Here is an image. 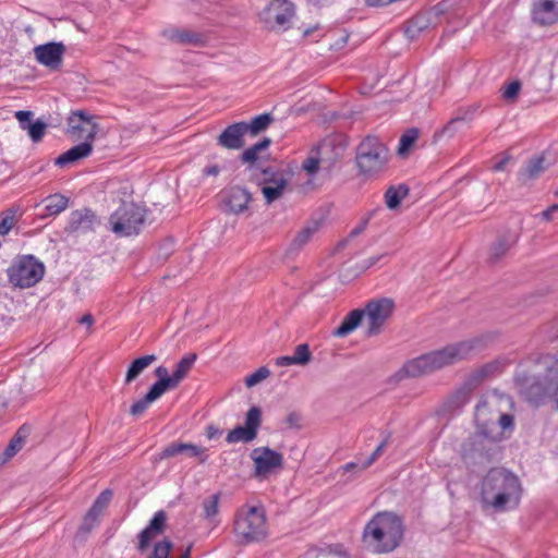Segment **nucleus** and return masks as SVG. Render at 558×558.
<instances>
[{
    "mask_svg": "<svg viewBox=\"0 0 558 558\" xmlns=\"http://www.w3.org/2000/svg\"><path fill=\"white\" fill-rule=\"evenodd\" d=\"M499 439L497 433H490L477 428L461 445L460 454L468 464H482L490 461L492 444Z\"/></svg>",
    "mask_w": 558,
    "mask_h": 558,
    "instance_id": "6e6552de",
    "label": "nucleus"
},
{
    "mask_svg": "<svg viewBox=\"0 0 558 558\" xmlns=\"http://www.w3.org/2000/svg\"><path fill=\"white\" fill-rule=\"evenodd\" d=\"M393 308L395 304L389 299L369 301L363 310L366 317L365 335L367 337L379 335L392 315Z\"/></svg>",
    "mask_w": 558,
    "mask_h": 558,
    "instance_id": "9d476101",
    "label": "nucleus"
},
{
    "mask_svg": "<svg viewBox=\"0 0 558 558\" xmlns=\"http://www.w3.org/2000/svg\"><path fill=\"white\" fill-rule=\"evenodd\" d=\"M65 46L62 43L50 41L34 48L38 63L50 70H59L63 62Z\"/></svg>",
    "mask_w": 558,
    "mask_h": 558,
    "instance_id": "f3484780",
    "label": "nucleus"
},
{
    "mask_svg": "<svg viewBox=\"0 0 558 558\" xmlns=\"http://www.w3.org/2000/svg\"><path fill=\"white\" fill-rule=\"evenodd\" d=\"M29 435V427L26 425L21 426L13 437H19L22 442H26V438Z\"/></svg>",
    "mask_w": 558,
    "mask_h": 558,
    "instance_id": "052dcab7",
    "label": "nucleus"
},
{
    "mask_svg": "<svg viewBox=\"0 0 558 558\" xmlns=\"http://www.w3.org/2000/svg\"><path fill=\"white\" fill-rule=\"evenodd\" d=\"M246 134V122L230 124L217 137V145L229 150L241 149L245 145Z\"/></svg>",
    "mask_w": 558,
    "mask_h": 558,
    "instance_id": "412c9836",
    "label": "nucleus"
},
{
    "mask_svg": "<svg viewBox=\"0 0 558 558\" xmlns=\"http://www.w3.org/2000/svg\"><path fill=\"white\" fill-rule=\"evenodd\" d=\"M403 535L401 517L392 511H379L365 524L362 542L374 554H389L400 546Z\"/></svg>",
    "mask_w": 558,
    "mask_h": 558,
    "instance_id": "f03ea898",
    "label": "nucleus"
},
{
    "mask_svg": "<svg viewBox=\"0 0 558 558\" xmlns=\"http://www.w3.org/2000/svg\"><path fill=\"white\" fill-rule=\"evenodd\" d=\"M93 151V145L90 142L84 141L78 145L73 146L56 159V165L59 167H66L74 163L83 158L88 157Z\"/></svg>",
    "mask_w": 558,
    "mask_h": 558,
    "instance_id": "c85d7f7f",
    "label": "nucleus"
},
{
    "mask_svg": "<svg viewBox=\"0 0 558 558\" xmlns=\"http://www.w3.org/2000/svg\"><path fill=\"white\" fill-rule=\"evenodd\" d=\"M220 499H221V494L216 493V494L205 498L202 502V518L204 520H206L211 527H216L220 523V520H219Z\"/></svg>",
    "mask_w": 558,
    "mask_h": 558,
    "instance_id": "2f4dec72",
    "label": "nucleus"
},
{
    "mask_svg": "<svg viewBox=\"0 0 558 558\" xmlns=\"http://www.w3.org/2000/svg\"><path fill=\"white\" fill-rule=\"evenodd\" d=\"M157 356L155 354L143 355L138 359H135L128 368L125 375V383L130 384L134 379H136L148 366H150Z\"/></svg>",
    "mask_w": 558,
    "mask_h": 558,
    "instance_id": "72a5a7b5",
    "label": "nucleus"
},
{
    "mask_svg": "<svg viewBox=\"0 0 558 558\" xmlns=\"http://www.w3.org/2000/svg\"><path fill=\"white\" fill-rule=\"evenodd\" d=\"M233 531L241 544L264 541L268 536L267 518L263 507L242 506L235 513Z\"/></svg>",
    "mask_w": 558,
    "mask_h": 558,
    "instance_id": "39448f33",
    "label": "nucleus"
},
{
    "mask_svg": "<svg viewBox=\"0 0 558 558\" xmlns=\"http://www.w3.org/2000/svg\"><path fill=\"white\" fill-rule=\"evenodd\" d=\"M221 168L218 165H208L203 169L204 177H217L219 175Z\"/></svg>",
    "mask_w": 558,
    "mask_h": 558,
    "instance_id": "13d9d810",
    "label": "nucleus"
},
{
    "mask_svg": "<svg viewBox=\"0 0 558 558\" xmlns=\"http://www.w3.org/2000/svg\"><path fill=\"white\" fill-rule=\"evenodd\" d=\"M522 494L523 488L519 477L506 469H490L482 481V505L497 512L517 509Z\"/></svg>",
    "mask_w": 558,
    "mask_h": 558,
    "instance_id": "f257e3e1",
    "label": "nucleus"
},
{
    "mask_svg": "<svg viewBox=\"0 0 558 558\" xmlns=\"http://www.w3.org/2000/svg\"><path fill=\"white\" fill-rule=\"evenodd\" d=\"M165 392V388H162V386L156 381L142 399L132 404L130 413L134 416L142 415L149 408V405L159 399Z\"/></svg>",
    "mask_w": 558,
    "mask_h": 558,
    "instance_id": "7c9ffc66",
    "label": "nucleus"
},
{
    "mask_svg": "<svg viewBox=\"0 0 558 558\" xmlns=\"http://www.w3.org/2000/svg\"><path fill=\"white\" fill-rule=\"evenodd\" d=\"M125 197L110 216V227L118 236L137 235L146 220V209L131 201L132 190L129 183L120 189Z\"/></svg>",
    "mask_w": 558,
    "mask_h": 558,
    "instance_id": "20e7f679",
    "label": "nucleus"
},
{
    "mask_svg": "<svg viewBox=\"0 0 558 558\" xmlns=\"http://www.w3.org/2000/svg\"><path fill=\"white\" fill-rule=\"evenodd\" d=\"M476 110H477L476 106L469 107L465 110L463 116L451 119L450 122L445 128V130H449L458 121L471 120L473 118L474 113L476 112Z\"/></svg>",
    "mask_w": 558,
    "mask_h": 558,
    "instance_id": "5fc2aeb1",
    "label": "nucleus"
},
{
    "mask_svg": "<svg viewBox=\"0 0 558 558\" xmlns=\"http://www.w3.org/2000/svg\"><path fill=\"white\" fill-rule=\"evenodd\" d=\"M388 159L389 150L377 136L367 135L356 147V166L365 177H374L384 171Z\"/></svg>",
    "mask_w": 558,
    "mask_h": 558,
    "instance_id": "0eeeda50",
    "label": "nucleus"
},
{
    "mask_svg": "<svg viewBox=\"0 0 558 558\" xmlns=\"http://www.w3.org/2000/svg\"><path fill=\"white\" fill-rule=\"evenodd\" d=\"M288 187V179L282 171L272 168L263 170L262 193L267 204L281 198Z\"/></svg>",
    "mask_w": 558,
    "mask_h": 558,
    "instance_id": "2eb2a0df",
    "label": "nucleus"
},
{
    "mask_svg": "<svg viewBox=\"0 0 558 558\" xmlns=\"http://www.w3.org/2000/svg\"><path fill=\"white\" fill-rule=\"evenodd\" d=\"M99 226H101V218L98 217L90 208H82L73 210L70 214L64 231L66 233H75L78 231L87 232Z\"/></svg>",
    "mask_w": 558,
    "mask_h": 558,
    "instance_id": "6ab92c4d",
    "label": "nucleus"
},
{
    "mask_svg": "<svg viewBox=\"0 0 558 558\" xmlns=\"http://www.w3.org/2000/svg\"><path fill=\"white\" fill-rule=\"evenodd\" d=\"M96 132L97 126L93 122L92 117L86 111H74L68 118L66 133L71 136L92 142L96 135Z\"/></svg>",
    "mask_w": 558,
    "mask_h": 558,
    "instance_id": "dca6fc26",
    "label": "nucleus"
},
{
    "mask_svg": "<svg viewBox=\"0 0 558 558\" xmlns=\"http://www.w3.org/2000/svg\"><path fill=\"white\" fill-rule=\"evenodd\" d=\"M167 526V514L165 511H157L149 524L138 535V550L144 551L150 543L160 536Z\"/></svg>",
    "mask_w": 558,
    "mask_h": 558,
    "instance_id": "4be33fe9",
    "label": "nucleus"
},
{
    "mask_svg": "<svg viewBox=\"0 0 558 558\" xmlns=\"http://www.w3.org/2000/svg\"><path fill=\"white\" fill-rule=\"evenodd\" d=\"M260 424L262 412L259 408L252 407L246 413L245 424L231 429L227 434L226 441L228 444L251 442L257 437Z\"/></svg>",
    "mask_w": 558,
    "mask_h": 558,
    "instance_id": "4468645a",
    "label": "nucleus"
},
{
    "mask_svg": "<svg viewBox=\"0 0 558 558\" xmlns=\"http://www.w3.org/2000/svg\"><path fill=\"white\" fill-rule=\"evenodd\" d=\"M504 399L499 396H486L481 398L475 408V422L477 428L485 433H495L497 417L501 412Z\"/></svg>",
    "mask_w": 558,
    "mask_h": 558,
    "instance_id": "9b49d317",
    "label": "nucleus"
},
{
    "mask_svg": "<svg viewBox=\"0 0 558 558\" xmlns=\"http://www.w3.org/2000/svg\"><path fill=\"white\" fill-rule=\"evenodd\" d=\"M521 89V84L518 81L511 82L504 90V98L507 100H513Z\"/></svg>",
    "mask_w": 558,
    "mask_h": 558,
    "instance_id": "3c124183",
    "label": "nucleus"
},
{
    "mask_svg": "<svg viewBox=\"0 0 558 558\" xmlns=\"http://www.w3.org/2000/svg\"><path fill=\"white\" fill-rule=\"evenodd\" d=\"M477 344L476 339L448 344L407 362L403 372L408 376L417 377L453 365L468 359Z\"/></svg>",
    "mask_w": 558,
    "mask_h": 558,
    "instance_id": "7ed1b4c3",
    "label": "nucleus"
},
{
    "mask_svg": "<svg viewBox=\"0 0 558 558\" xmlns=\"http://www.w3.org/2000/svg\"><path fill=\"white\" fill-rule=\"evenodd\" d=\"M270 143H271V141L269 138L265 137L260 142L246 148L241 155L242 162L254 163L258 159V154L262 150L267 149L269 147Z\"/></svg>",
    "mask_w": 558,
    "mask_h": 558,
    "instance_id": "e433bc0d",
    "label": "nucleus"
},
{
    "mask_svg": "<svg viewBox=\"0 0 558 558\" xmlns=\"http://www.w3.org/2000/svg\"><path fill=\"white\" fill-rule=\"evenodd\" d=\"M272 120L274 118L270 113H263L256 116L251 120V122H246V133L257 135L258 133L265 131L272 122Z\"/></svg>",
    "mask_w": 558,
    "mask_h": 558,
    "instance_id": "4c0bfd02",
    "label": "nucleus"
},
{
    "mask_svg": "<svg viewBox=\"0 0 558 558\" xmlns=\"http://www.w3.org/2000/svg\"><path fill=\"white\" fill-rule=\"evenodd\" d=\"M302 167L308 174H315L319 169V160L315 157H310L304 160Z\"/></svg>",
    "mask_w": 558,
    "mask_h": 558,
    "instance_id": "6e6d98bb",
    "label": "nucleus"
},
{
    "mask_svg": "<svg viewBox=\"0 0 558 558\" xmlns=\"http://www.w3.org/2000/svg\"><path fill=\"white\" fill-rule=\"evenodd\" d=\"M13 283L12 289H28L34 287L38 281H11Z\"/></svg>",
    "mask_w": 558,
    "mask_h": 558,
    "instance_id": "680f3d73",
    "label": "nucleus"
},
{
    "mask_svg": "<svg viewBox=\"0 0 558 558\" xmlns=\"http://www.w3.org/2000/svg\"><path fill=\"white\" fill-rule=\"evenodd\" d=\"M46 129L47 124L41 120H37L35 122L28 123L26 130L32 141L37 143L44 137Z\"/></svg>",
    "mask_w": 558,
    "mask_h": 558,
    "instance_id": "a18cd8bd",
    "label": "nucleus"
},
{
    "mask_svg": "<svg viewBox=\"0 0 558 558\" xmlns=\"http://www.w3.org/2000/svg\"><path fill=\"white\" fill-rule=\"evenodd\" d=\"M511 160V156L506 155L499 161L493 166L494 171H504L508 162Z\"/></svg>",
    "mask_w": 558,
    "mask_h": 558,
    "instance_id": "bf43d9fd",
    "label": "nucleus"
},
{
    "mask_svg": "<svg viewBox=\"0 0 558 558\" xmlns=\"http://www.w3.org/2000/svg\"><path fill=\"white\" fill-rule=\"evenodd\" d=\"M365 317V312L356 308L347 314L341 324L332 331V335L338 338H344L352 333L362 323Z\"/></svg>",
    "mask_w": 558,
    "mask_h": 558,
    "instance_id": "c756f323",
    "label": "nucleus"
},
{
    "mask_svg": "<svg viewBox=\"0 0 558 558\" xmlns=\"http://www.w3.org/2000/svg\"><path fill=\"white\" fill-rule=\"evenodd\" d=\"M551 401H553L555 410L558 412V385L555 387V389L551 392Z\"/></svg>",
    "mask_w": 558,
    "mask_h": 558,
    "instance_id": "774afa93",
    "label": "nucleus"
},
{
    "mask_svg": "<svg viewBox=\"0 0 558 558\" xmlns=\"http://www.w3.org/2000/svg\"><path fill=\"white\" fill-rule=\"evenodd\" d=\"M533 19L542 25L558 22V0H535Z\"/></svg>",
    "mask_w": 558,
    "mask_h": 558,
    "instance_id": "393cba45",
    "label": "nucleus"
},
{
    "mask_svg": "<svg viewBox=\"0 0 558 558\" xmlns=\"http://www.w3.org/2000/svg\"><path fill=\"white\" fill-rule=\"evenodd\" d=\"M207 449L194 444L171 442L165 447L155 458L156 461H162L179 454H185L189 458H198L201 463L207 459Z\"/></svg>",
    "mask_w": 558,
    "mask_h": 558,
    "instance_id": "aec40b11",
    "label": "nucleus"
},
{
    "mask_svg": "<svg viewBox=\"0 0 558 558\" xmlns=\"http://www.w3.org/2000/svg\"><path fill=\"white\" fill-rule=\"evenodd\" d=\"M15 117L20 123L21 129L26 130L27 124L32 123L33 112L27 110H19L15 112Z\"/></svg>",
    "mask_w": 558,
    "mask_h": 558,
    "instance_id": "864d4df0",
    "label": "nucleus"
},
{
    "mask_svg": "<svg viewBox=\"0 0 558 558\" xmlns=\"http://www.w3.org/2000/svg\"><path fill=\"white\" fill-rule=\"evenodd\" d=\"M489 373V366H482L470 374L468 379L464 381V385L469 387L470 390L473 392L484 381V379L488 376Z\"/></svg>",
    "mask_w": 558,
    "mask_h": 558,
    "instance_id": "ea45409f",
    "label": "nucleus"
},
{
    "mask_svg": "<svg viewBox=\"0 0 558 558\" xmlns=\"http://www.w3.org/2000/svg\"><path fill=\"white\" fill-rule=\"evenodd\" d=\"M269 375H270V372L268 368L259 367L258 369H256L254 373H252L251 375H248L245 378V385L247 387H253V386L259 384L262 380L266 379Z\"/></svg>",
    "mask_w": 558,
    "mask_h": 558,
    "instance_id": "09e8293b",
    "label": "nucleus"
},
{
    "mask_svg": "<svg viewBox=\"0 0 558 558\" xmlns=\"http://www.w3.org/2000/svg\"><path fill=\"white\" fill-rule=\"evenodd\" d=\"M548 165L544 155L533 156L523 169L518 173V179L522 184L537 179L546 169Z\"/></svg>",
    "mask_w": 558,
    "mask_h": 558,
    "instance_id": "cd10ccee",
    "label": "nucleus"
},
{
    "mask_svg": "<svg viewBox=\"0 0 558 558\" xmlns=\"http://www.w3.org/2000/svg\"><path fill=\"white\" fill-rule=\"evenodd\" d=\"M295 15V7L290 0H270L259 12V21L267 29L286 31Z\"/></svg>",
    "mask_w": 558,
    "mask_h": 558,
    "instance_id": "1a4fd4ad",
    "label": "nucleus"
},
{
    "mask_svg": "<svg viewBox=\"0 0 558 558\" xmlns=\"http://www.w3.org/2000/svg\"><path fill=\"white\" fill-rule=\"evenodd\" d=\"M489 373V366H482L470 374L468 379L464 381V385L469 387L470 390L473 392L484 381V379L488 376Z\"/></svg>",
    "mask_w": 558,
    "mask_h": 558,
    "instance_id": "a19ab883",
    "label": "nucleus"
},
{
    "mask_svg": "<svg viewBox=\"0 0 558 558\" xmlns=\"http://www.w3.org/2000/svg\"><path fill=\"white\" fill-rule=\"evenodd\" d=\"M251 459L254 463V476L259 480L283 466V454L266 446L254 448Z\"/></svg>",
    "mask_w": 558,
    "mask_h": 558,
    "instance_id": "ddd939ff",
    "label": "nucleus"
},
{
    "mask_svg": "<svg viewBox=\"0 0 558 558\" xmlns=\"http://www.w3.org/2000/svg\"><path fill=\"white\" fill-rule=\"evenodd\" d=\"M45 264L32 254L17 255L7 269L9 279H43Z\"/></svg>",
    "mask_w": 558,
    "mask_h": 558,
    "instance_id": "f8f14e48",
    "label": "nucleus"
},
{
    "mask_svg": "<svg viewBox=\"0 0 558 558\" xmlns=\"http://www.w3.org/2000/svg\"><path fill=\"white\" fill-rule=\"evenodd\" d=\"M105 508V490L99 493L95 504L85 515L81 526L76 532L77 539H85L88 533L98 524V517Z\"/></svg>",
    "mask_w": 558,
    "mask_h": 558,
    "instance_id": "bb28decb",
    "label": "nucleus"
},
{
    "mask_svg": "<svg viewBox=\"0 0 558 558\" xmlns=\"http://www.w3.org/2000/svg\"><path fill=\"white\" fill-rule=\"evenodd\" d=\"M519 234L515 231H506L497 238L488 252V262L496 264L502 259L518 242Z\"/></svg>",
    "mask_w": 558,
    "mask_h": 558,
    "instance_id": "b1692460",
    "label": "nucleus"
},
{
    "mask_svg": "<svg viewBox=\"0 0 558 558\" xmlns=\"http://www.w3.org/2000/svg\"><path fill=\"white\" fill-rule=\"evenodd\" d=\"M409 193L408 186L400 184L390 186L385 193V202L389 209H396Z\"/></svg>",
    "mask_w": 558,
    "mask_h": 558,
    "instance_id": "c9c22d12",
    "label": "nucleus"
},
{
    "mask_svg": "<svg viewBox=\"0 0 558 558\" xmlns=\"http://www.w3.org/2000/svg\"><path fill=\"white\" fill-rule=\"evenodd\" d=\"M171 549L172 543L169 539H163L154 546V550L149 558H169Z\"/></svg>",
    "mask_w": 558,
    "mask_h": 558,
    "instance_id": "de8ad7c7",
    "label": "nucleus"
},
{
    "mask_svg": "<svg viewBox=\"0 0 558 558\" xmlns=\"http://www.w3.org/2000/svg\"><path fill=\"white\" fill-rule=\"evenodd\" d=\"M365 3L369 7H380L391 3V0H365Z\"/></svg>",
    "mask_w": 558,
    "mask_h": 558,
    "instance_id": "338daca9",
    "label": "nucleus"
},
{
    "mask_svg": "<svg viewBox=\"0 0 558 558\" xmlns=\"http://www.w3.org/2000/svg\"><path fill=\"white\" fill-rule=\"evenodd\" d=\"M43 217H53L65 210L69 206V197L62 194H52L46 197Z\"/></svg>",
    "mask_w": 558,
    "mask_h": 558,
    "instance_id": "473e14b6",
    "label": "nucleus"
},
{
    "mask_svg": "<svg viewBox=\"0 0 558 558\" xmlns=\"http://www.w3.org/2000/svg\"><path fill=\"white\" fill-rule=\"evenodd\" d=\"M300 422V416L296 413H290L287 417V423L290 427H298Z\"/></svg>",
    "mask_w": 558,
    "mask_h": 558,
    "instance_id": "69168bd1",
    "label": "nucleus"
},
{
    "mask_svg": "<svg viewBox=\"0 0 558 558\" xmlns=\"http://www.w3.org/2000/svg\"><path fill=\"white\" fill-rule=\"evenodd\" d=\"M554 213H558V204H555L548 207L546 210L542 213V216L545 220H551Z\"/></svg>",
    "mask_w": 558,
    "mask_h": 558,
    "instance_id": "e2e57ef3",
    "label": "nucleus"
},
{
    "mask_svg": "<svg viewBox=\"0 0 558 558\" xmlns=\"http://www.w3.org/2000/svg\"><path fill=\"white\" fill-rule=\"evenodd\" d=\"M14 223L13 211L0 214V235H7L13 228Z\"/></svg>",
    "mask_w": 558,
    "mask_h": 558,
    "instance_id": "8fccbe9b",
    "label": "nucleus"
},
{
    "mask_svg": "<svg viewBox=\"0 0 558 558\" xmlns=\"http://www.w3.org/2000/svg\"><path fill=\"white\" fill-rule=\"evenodd\" d=\"M472 391L463 384L447 399L445 407L449 411L459 410L470 401Z\"/></svg>",
    "mask_w": 558,
    "mask_h": 558,
    "instance_id": "f704fd0d",
    "label": "nucleus"
},
{
    "mask_svg": "<svg viewBox=\"0 0 558 558\" xmlns=\"http://www.w3.org/2000/svg\"><path fill=\"white\" fill-rule=\"evenodd\" d=\"M162 37L173 44L201 46L204 43L203 35L189 28H167L161 33Z\"/></svg>",
    "mask_w": 558,
    "mask_h": 558,
    "instance_id": "a878e982",
    "label": "nucleus"
},
{
    "mask_svg": "<svg viewBox=\"0 0 558 558\" xmlns=\"http://www.w3.org/2000/svg\"><path fill=\"white\" fill-rule=\"evenodd\" d=\"M276 365L277 366H291V365H298L296 360L293 357V355H283L276 359Z\"/></svg>",
    "mask_w": 558,
    "mask_h": 558,
    "instance_id": "4d7b16f0",
    "label": "nucleus"
},
{
    "mask_svg": "<svg viewBox=\"0 0 558 558\" xmlns=\"http://www.w3.org/2000/svg\"><path fill=\"white\" fill-rule=\"evenodd\" d=\"M222 203L226 210L230 214L241 215L248 210L252 202V194L244 187L239 185L231 186L221 192Z\"/></svg>",
    "mask_w": 558,
    "mask_h": 558,
    "instance_id": "a211bd4d",
    "label": "nucleus"
},
{
    "mask_svg": "<svg viewBox=\"0 0 558 558\" xmlns=\"http://www.w3.org/2000/svg\"><path fill=\"white\" fill-rule=\"evenodd\" d=\"M293 357L298 365H306L312 360V352L307 343H301L295 347Z\"/></svg>",
    "mask_w": 558,
    "mask_h": 558,
    "instance_id": "49530a36",
    "label": "nucleus"
},
{
    "mask_svg": "<svg viewBox=\"0 0 558 558\" xmlns=\"http://www.w3.org/2000/svg\"><path fill=\"white\" fill-rule=\"evenodd\" d=\"M497 423L499 424L502 432L513 429V416L510 414L500 412L497 417Z\"/></svg>",
    "mask_w": 558,
    "mask_h": 558,
    "instance_id": "603ef678",
    "label": "nucleus"
},
{
    "mask_svg": "<svg viewBox=\"0 0 558 558\" xmlns=\"http://www.w3.org/2000/svg\"><path fill=\"white\" fill-rule=\"evenodd\" d=\"M197 360L196 353H187L185 354L175 365V369L169 379H163L162 381H158L165 390L177 388L180 383L189 375L194 363Z\"/></svg>",
    "mask_w": 558,
    "mask_h": 558,
    "instance_id": "5701e85b",
    "label": "nucleus"
},
{
    "mask_svg": "<svg viewBox=\"0 0 558 558\" xmlns=\"http://www.w3.org/2000/svg\"><path fill=\"white\" fill-rule=\"evenodd\" d=\"M24 442L20 440L19 437H12L5 449L0 456V462L5 463L10 459H12L22 448L24 447Z\"/></svg>",
    "mask_w": 558,
    "mask_h": 558,
    "instance_id": "37998d69",
    "label": "nucleus"
},
{
    "mask_svg": "<svg viewBox=\"0 0 558 558\" xmlns=\"http://www.w3.org/2000/svg\"><path fill=\"white\" fill-rule=\"evenodd\" d=\"M558 380V359L551 354L539 356L529 369L515 374V381L522 388H536L537 393L548 392Z\"/></svg>",
    "mask_w": 558,
    "mask_h": 558,
    "instance_id": "423d86ee",
    "label": "nucleus"
},
{
    "mask_svg": "<svg viewBox=\"0 0 558 558\" xmlns=\"http://www.w3.org/2000/svg\"><path fill=\"white\" fill-rule=\"evenodd\" d=\"M156 376L159 378L157 381H162L163 379H169L168 369L165 366H159L155 371Z\"/></svg>",
    "mask_w": 558,
    "mask_h": 558,
    "instance_id": "0e129e2a",
    "label": "nucleus"
},
{
    "mask_svg": "<svg viewBox=\"0 0 558 558\" xmlns=\"http://www.w3.org/2000/svg\"><path fill=\"white\" fill-rule=\"evenodd\" d=\"M317 231V226H307L303 228L294 238L292 245L296 248H301L312 239L314 233Z\"/></svg>",
    "mask_w": 558,
    "mask_h": 558,
    "instance_id": "c03bdc74",
    "label": "nucleus"
},
{
    "mask_svg": "<svg viewBox=\"0 0 558 558\" xmlns=\"http://www.w3.org/2000/svg\"><path fill=\"white\" fill-rule=\"evenodd\" d=\"M373 215H374V211H371V213L367 215V217L363 218V219L360 221V223H359L357 226H355V227L350 231L349 235H348L345 239L341 240V241L337 244V246H336V248H335V250H336V251H340V250L344 248V247L348 245V243H349L353 238H355V236H357V235L362 234V233L366 230V228H367V226H368V222H369V219L372 218V216H373Z\"/></svg>",
    "mask_w": 558,
    "mask_h": 558,
    "instance_id": "58836bf2",
    "label": "nucleus"
},
{
    "mask_svg": "<svg viewBox=\"0 0 558 558\" xmlns=\"http://www.w3.org/2000/svg\"><path fill=\"white\" fill-rule=\"evenodd\" d=\"M418 138V131L416 129H410L405 131L399 142V148L398 153L399 155H403L409 151V149L412 147V145L416 142Z\"/></svg>",
    "mask_w": 558,
    "mask_h": 558,
    "instance_id": "79ce46f5",
    "label": "nucleus"
}]
</instances>
